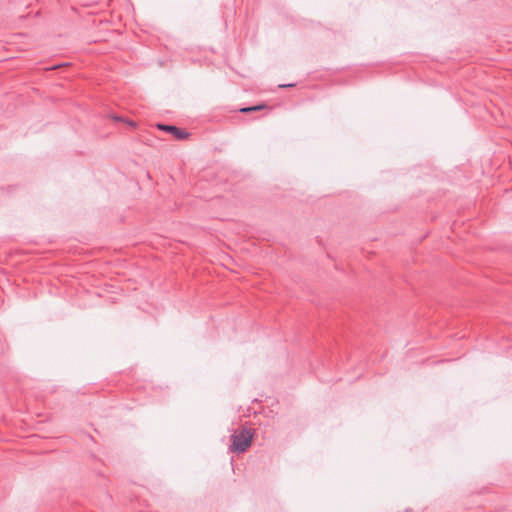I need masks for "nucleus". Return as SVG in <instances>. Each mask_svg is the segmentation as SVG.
Here are the masks:
<instances>
[{
    "mask_svg": "<svg viewBox=\"0 0 512 512\" xmlns=\"http://www.w3.org/2000/svg\"><path fill=\"white\" fill-rule=\"evenodd\" d=\"M231 439L232 444L230 449L238 453H243L250 446L252 434L248 429L242 428L239 433L233 434Z\"/></svg>",
    "mask_w": 512,
    "mask_h": 512,
    "instance_id": "1",
    "label": "nucleus"
},
{
    "mask_svg": "<svg viewBox=\"0 0 512 512\" xmlns=\"http://www.w3.org/2000/svg\"><path fill=\"white\" fill-rule=\"evenodd\" d=\"M293 84H287V85H279V87H291Z\"/></svg>",
    "mask_w": 512,
    "mask_h": 512,
    "instance_id": "4",
    "label": "nucleus"
},
{
    "mask_svg": "<svg viewBox=\"0 0 512 512\" xmlns=\"http://www.w3.org/2000/svg\"><path fill=\"white\" fill-rule=\"evenodd\" d=\"M263 106L262 105H257V106H252V107H244V108H241L240 109V112L242 113H248V112H251V111H257V110H260L262 109Z\"/></svg>",
    "mask_w": 512,
    "mask_h": 512,
    "instance_id": "3",
    "label": "nucleus"
},
{
    "mask_svg": "<svg viewBox=\"0 0 512 512\" xmlns=\"http://www.w3.org/2000/svg\"><path fill=\"white\" fill-rule=\"evenodd\" d=\"M157 126L161 130H165L167 132H170L178 140H182V139H185V138L188 137V133L187 132L179 129L176 126L163 125V124H158Z\"/></svg>",
    "mask_w": 512,
    "mask_h": 512,
    "instance_id": "2",
    "label": "nucleus"
}]
</instances>
